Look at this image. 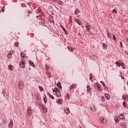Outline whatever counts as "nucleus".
Returning a JSON list of instances; mask_svg holds the SVG:
<instances>
[{
	"label": "nucleus",
	"instance_id": "34",
	"mask_svg": "<svg viewBox=\"0 0 128 128\" xmlns=\"http://www.w3.org/2000/svg\"><path fill=\"white\" fill-rule=\"evenodd\" d=\"M112 38L115 40V42H116V36L114 34H112Z\"/></svg>",
	"mask_w": 128,
	"mask_h": 128
},
{
	"label": "nucleus",
	"instance_id": "19",
	"mask_svg": "<svg viewBox=\"0 0 128 128\" xmlns=\"http://www.w3.org/2000/svg\"><path fill=\"white\" fill-rule=\"evenodd\" d=\"M53 92H56V94L59 90L58 89V88H54L53 89Z\"/></svg>",
	"mask_w": 128,
	"mask_h": 128
},
{
	"label": "nucleus",
	"instance_id": "5",
	"mask_svg": "<svg viewBox=\"0 0 128 128\" xmlns=\"http://www.w3.org/2000/svg\"><path fill=\"white\" fill-rule=\"evenodd\" d=\"M120 126H121L122 128H126V122H120Z\"/></svg>",
	"mask_w": 128,
	"mask_h": 128
},
{
	"label": "nucleus",
	"instance_id": "20",
	"mask_svg": "<svg viewBox=\"0 0 128 128\" xmlns=\"http://www.w3.org/2000/svg\"><path fill=\"white\" fill-rule=\"evenodd\" d=\"M7 56H8V58H12V52H9Z\"/></svg>",
	"mask_w": 128,
	"mask_h": 128
},
{
	"label": "nucleus",
	"instance_id": "62",
	"mask_svg": "<svg viewBox=\"0 0 128 128\" xmlns=\"http://www.w3.org/2000/svg\"><path fill=\"white\" fill-rule=\"evenodd\" d=\"M80 15L78 16H77V18H78V17H80Z\"/></svg>",
	"mask_w": 128,
	"mask_h": 128
},
{
	"label": "nucleus",
	"instance_id": "37",
	"mask_svg": "<svg viewBox=\"0 0 128 128\" xmlns=\"http://www.w3.org/2000/svg\"><path fill=\"white\" fill-rule=\"evenodd\" d=\"M114 12H115V14H118V11H116V9H114L112 10V14L114 13Z\"/></svg>",
	"mask_w": 128,
	"mask_h": 128
},
{
	"label": "nucleus",
	"instance_id": "4",
	"mask_svg": "<svg viewBox=\"0 0 128 128\" xmlns=\"http://www.w3.org/2000/svg\"><path fill=\"white\" fill-rule=\"evenodd\" d=\"M60 26L64 32H65L66 34L68 36V31H66V28H64V26L60 24Z\"/></svg>",
	"mask_w": 128,
	"mask_h": 128
},
{
	"label": "nucleus",
	"instance_id": "33",
	"mask_svg": "<svg viewBox=\"0 0 128 128\" xmlns=\"http://www.w3.org/2000/svg\"><path fill=\"white\" fill-rule=\"evenodd\" d=\"M98 90H102V85H98Z\"/></svg>",
	"mask_w": 128,
	"mask_h": 128
},
{
	"label": "nucleus",
	"instance_id": "7",
	"mask_svg": "<svg viewBox=\"0 0 128 128\" xmlns=\"http://www.w3.org/2000/svg\"><path fill=\"white\" fill-rule=\"evenodd\" d=\"M24 64L25 62H20V68H24L26 67Z\"/></svg>",
	"mask_w": 128,
	"mask_h": 128
},
{
	"label": "nucleus",
	"instance_id": "28",
	"mask_svg": "<svg viewBox=\"0 0 128 128\" xmlns=\"http://www.w3.org/2000/svg\"><path fill=\"white\" fill-rule=\"evenodd\" d=\"M101 100H102V102H106V99L104 98V96H102L101 97Z\"/></svg>",
	"mask_w": 128,
	"mask_h": 128
},
{
	"label": "nucleus",
	"instance_id": "22",
	"mask_svg": "<svg viewBox=\"0 0 128 128\" xmlns=\"http://www.w3.org/2000/svg\"><path fill=\"white\" fill-rule=\"evenodd\" d=\"M6 124V120H4V118H3L2 120V124H3V126H4V124Z\"/></svg>",
	"mask_w": 128,
	"mask_h": 128
},
{
	"label": "nucleus",
	"instance_id": "55",
	"mask_svg": "<svg viewBox=\"0 0 128 128\" xmlns=\"http://www.w3.org/2000/svg\"><path fill=\"white\" fill-rule=\"evenodd\" d=\"M47 94H48V96H52V95H50V94L48 92H47Z\"/></svg>",
	"mask_w": 128,
	"mask_h": 128
},
{
	"label": "nucleus",
	"instance_id": "10",
	"mask_svg": "<svg viewBox=\"0 0 128 128\" xmlns=\"http://www.w3.org/2000/svg\"><path fill=\"white\" fill-rule=\"evenodd\" d=\"M43 98H44V104H46V102L48 101V98H46V94H44Z\"/></svg>",
	"mask_w": 128,
	"mask_h": 128
},
{
	"label": "nucleus",
	"instance_id": "29",
	"mask_svg": "<svg viewBox=\"0 0 128 128\" xmlns=\"http://www.w3.org/2000/svg\"><path fill=\"white\" fill-rule=\"evenodd\" d=\"M38 88L39 90H40V92H42V90H44V88H42V86H39Z\"/></svg>",
	"mask_w": 128,
	"mask_h": 128
},
{
	"label": "nucleus",
	"instance_id": "8",
	"mask_svg": "<svg viewBox=\"0 0 128 128\" xmlns=\"http://www.w3.org/2000/svg\"><path fill=\"white\" fill-rule=\"evenodd\" d=\"M100 120L102 124H106V120L104 117H101Z\"/></svg>",
	"mask_w": 128,
	"mask_h": 128
},
{
	"label": "nucleus",
	"instance_id": "56",
	"mask_svg": "<svg viewBox=\"0 0 128 128\" xmlns=\"http://www.w3.org/2000/svg\"><path fill=\"white\" fill-rule=\"evenodd\" d=\"M122 80H124V77H123L122 76H120Z\"/></svg>",
	"mask_w": 128,
	"mask_h": 128
},
{
	"label": "nucleus",
	"instance_id": "53",
	"mask_svg": "<svg viewBox=\"0 0 128 128\" xmlns=\"http://www.w3.org/2000/svg\"><path fill=\"white\" fill-rule=\"evenodd\" d=\"M78 34L79 36H82V34H80V30H79V32L78 33Z\"/></svg>",
	"mask_w": 128,
	"mask_h": 128
},
{
	"label": "nucleus",
	"instance_id": "16",
	"mask_svg": "<svg viewBox=\"0 0 128 128\" xmlns=\"http://www.w3.org/2000/svg\"><path fill=\"white\" fill-rule=\"evenodd\" d=\"M102 48L104 50H106L108 48V46L106 45V44L103 43Z\"/></svg>",
	"mask_w": 128,
	"mask_h": 128
},
{
	"label": "nucleus",
	"instance_id": "64",
	"mask_svg": "<svg viewBox=\"0 0 128 128\" xmlns=\"http://www.w3.org/2000/svg\"><path fill=\"white\" fill-rule=\"evenodd\" d=\"M82 26V28H84V26Z\"/></svg>",
	"mask_w": 128,
	"mask_h": 128
},
{
	"label": "nucleus",
	"instance_id": "36",
	"mask_svg": "<svg viewBox=\"0 0 128 128\" xmlns=\"http://www.w3.org/2000/svg\"><path fill=\"white\" fill-rule=\"evenodd\" d=\"M19 44H18V42H16L14 44V46H17L18 48Z\"/></svg>",
	"mask_w": 128,
	"mask_h": 128
},
{
	"label": "nucleus",
	"instance_id": "6",
	"mask_svg": "<svg viewBox=\"0 0 128 128\" xmlns=\"http://www.w3.org/2000/svg\"><path fill=\"white\" fill-rule=\"evenodd\" d=\"M64 112H66V114H70V108H68L66 107H65L64 108Z\"/></svg>",
	"mask_w": 128,
	"mask_h": 128
},
{
	"label": "nucleus",
	"instance_id": "31",
	"mask_svg": "<svg viewBox=\"0 0 128 128\" xmlns=\"http://www.w3.org/2000/svg\"><path fill=\"white\" fill-rule=\"evenodd\" d=\"M39 106H40V108H42V110L46 108L42 104H40Z\"/></svg>",
	"mask_w": 128,
	"mask_h": 128
},
{
	"label": "nucleus",
	"instance_id": "52",
	"mask_svg": "<svg viewBox=\"0 0 128 128\" xmlns=\"http://www.w3.org/2000/svg\"><path fill=\"white\" fill-rule=\"evenodd\" d=\"M86 30H87V32H90V28L86 27Z\"/></svg>",
	"mask_w": 128,
	"mask_h": 128
},
{
	"label": "nucleus",
	"instance_id": "15",
	"mask_svg": "<svg viewBox=\"0 0 128 128\" xmlns=\"http://www.w3.org/2000/svg\"><path fill=\"white\" fill-rule=\"evenodd\" d=\"M57 86H58V88H60V90L62 88V84H60V82H58Z\"/></svg>",
	"mask_w": 128,
	"mask_h": 128
},
{
	"label": "nucleus",
	"instance_id": "49",
	"mask_svg": "<svg viewBox=\"0 0 128 128\" xmlns=\"http://www.w3.org/2000/svg\"><path fill=\"white\" fill-rule=\"evenodd\" d=\"M120 42L121 48H122L123 46H122V41H120Z\"/></svg>",
	"mask_w": 128,
	"mask_h": 128
},
{
	"label": "nucleus",
	"instance_id": "50",
	"mask_svg": "<svg viewBox=\"0 0 128 128\" xmlns=\"http://www.w3.org/2000/svg\"><path fill=\"white\" fill-rule=\"evenodd\" d=\"M50 96L52 100H54V96L51 95Z\"/></svg>",
	"mask_w": 128,
	"mask_h": 128
},
{
	"label": "nucleus",
	"instance_id": "41",
	"mask_svg": "<svg viewBox=\"0 0 128 128\" xmlns=\"http://www.w3.org/2000/svg\"><path fill=\"white\" fill-rule=\"evenodd\" d=\"M66 98H67L68 100H70V95L66 94Z\"/></svg>",
	"mask_w": 128,
	"mask_h": 128
},
{
	"label": "nucleus",
	"instance_id": "59",
	"mask_svg": "<svg viewBox=\"0 0 128 128\" xmlns=\"http://www.w3.org/2000/svg\"><path fill=\"white\" fill-rule=\"evenodd\" d=\"M52 2H56V0H52Z\"/></svg>",
	"mask_w": 128,
	"mask_h": 128
},
{
	"label": "nucleus",
	"instance_id": "39",
	"mask_svg": "<svg viewBox=\"0 0 128 128\" xmlns=\"http://www.w3.org/2000/svg\"><path fill=\"white\" fill-rule=\"evenodd\" d=\"M49 22H50L51 24H52H52H54V20H52H52H50V18H49Z\"/></svg>",
	"mask_w": 128,
	"mask_h": 128
},
{
	"label": "nucleus",
	"instance_id": "60",
	"mask_svg": "<svg viewBox=\"0 0 128 128\" xmlns=\"http://www.w3.org/2000/svg\"><path fill=\"white\" fill-rule=\"evenodd\" d=\"M2 12H4V10H2Z\"/></svg>",
	"mask_w": 128,
	"mask_h": 128
},
{
	"label": "nucleus",
	"instance_id": "9",
	"mask_svg": "<svg viewBox=\"0 0 128 128\" xmlns=\"http://www.w3.org/2000/svg\"><path fill=\"white\" fill-rule=\"evenodd\" d=\"M80 14V11L78 9L76 8L74 11V14H76V16H78Z\"/></svg>",
	"mask_w": 128,
	"mask_h": 128
},
{
	"label": "nucleus",
	"instance_id": "35",
	"mask_svg": "<svg viewBox=\"0 0 128 128\" xmlns=\"http://www.w3.org/2000/svg\"><path fill=\"white\" fill-rule=\"evenodd\" d=\"M122 106L124 108H126V102H123Z\"/></svg>",
	"mask_w": 128,
	"mask_h": 128
},
{
	"label": "nucleus",
	"instance_id": "21",
	"mask_svg": "<svg viewBox=\"0 0 128 128\" xmlns=\"http://www.w3.org/2000/svg\"><path fill=\"white\" fill-rule=\"evenodd\" d=\"M67 48L68 49V50H70V52H74V49H72V47L68 46L67 47Z\"/></svg>",
	"mask_w": 128,
	"mask_h": 128
},
{
	"label": "nucleus",
	"instance_id": "11",
	"mask_svg": "<svg viewBox=\"0 0 128 128\" xmlns=\"http://www.w3.org/2000/svg\"><path fill=\"white\" fill-rule=\"evenodd\" d=\"M86 88L88 92H90V90H92V88H90V86L87 85Z\"/></svg>",
	"mask_w": 128,
	"mask_h": 128
},
{
	"label": "nucleus",
	"instance_id": "44",
	"mask_svg": "<svg viewBox=\"0 0 128 128\" xmlns=\"http://www.w3.org/2000/svg\"><path fill=\"white\" fill-rule=\"evenodd\" d=\"M121 66H122V68H124V69L126 68V66L124 64L122 65V64H121Z\"/></svg>",
	"mask_w": 128,
	"mask_h": 128
},
{
	"label": "nucleus",
	"instance_id": "23",
	"mask_svg": "<svg viewBox=\"0 0 128 128\" xmlns=\"http://www.w3.org/2000/svg\"><path fill=\"white\" fill-rule=\"evenodd\" d=\"M114 120L116 124H118L119 122H120V120H118V118H114Z\"/></svg>",
	"mask_w": 128,
	"mask_h": 128
},
{
	"label": "nucleus",
	"instance_id": "58",
	"mask_svg": "<svg viewBox=\"0 0 128 128\" xmlns=\"http://www.w3.org/2000/svg\"><path fill=\"white\" fill-rule=\"evenodd\" d=\"M49 78H52V74H49Z\"/></svg>",
	"mask_w": 128,
	"mask_h": 128
},
{
	"label": "nucleus",
	"instance_id": "2",
	"mask_svg": "<svg viewBox=\"0 0 128 128\" xmlns=\"http://www.w3.org/2000/svg\"><path fill=\"white\" fill-rule=\"evenodd\" d=\"M24 84L22 81L20 82L18 84V88L20 90H22L24 88Z\"/></svg>",
	"mask_w": 128,
	"mask_h": 128
},
{
	"label": "nucleus",
	"instance_id": "30",
	"mask_svg": "<svg viewBox=\"0 0 128 128\" xmlns=\"http://www.w3.org/2000/svg\"><path fill=\"white\" fill-rule=\"evenodd\" d=\"M122 100H126V96L123 95L122 96Z\"/></svg>",
	"mask_w": 128,
	"mask_h": 128
},
{
	"label": "nucleus",
	"instance_id": "54",
	"mask_svg": "<svg viewBox=\"0 0 128 128\" xmlns=\"http://www.w3.org/2000/svg\"><path fill=\"white\" fill-rule=\"evenodd\" d=\"M108 36H110V33H109L108 31L107 32Z\"/></svg>",
	"mask_w": 128,
	"mask_h": 128
},
{
	"label": "nucleus",
	"instance_id": "45",
	"mask_svg": "<svg viewBox=\"0 0 128 128\" xmlns=\"http://www.w3.org/2000/svg\"><path fill=\"white\" fill-rule=\"evenodd\" d=\"M32 12H30V10H28V14H32Z\"/></svg>",
	"mask_w": 128,
	"mask_h": 128
},
{
	"label": "nucleus",
	"instance_id": "38",
	"mask_svg": "<svg viewBox=\"0 0 128 128\" xmlns=\"http://www.w3.org/2000/svg\"><path fill=\"white\" fill-rule=\"evenodd\" d=\"M49 22H50L51 24H52H52H54V20H52H52H50V18H49Z\"/></svg>",
	"mask_w": 128,
	"mask_h": 128
},
{
	"label": "nucleus",
	"instance_id": "27",
	"mask_svg": "<svg viewBox=\"0 0 128 128\" xmlns=\"http://www.w3.org/2000/svg\"><path fill=\"white\" fill-rule=\"evenodd\" d=\"M90 26H92L90 24L87 23L85 26V28H90Z\"/></svg>",
	"mask_w": 128,
	"mask_h": 128
},
{
	"label": "nucleus",
	"instance_id": "48",
	"mask_svg": "<svg viewBox=\"0 0 128 128\" xmlns=\"http://www.w3.org/2000/svg\"><path fill=\"white\" fill-rule=\"evenodd\" d=\"M107 36L108 38H112V36H110V35L107 34Z\"/></svg>",
	"mask_w": 128,
	"mask_h": 128
},
{
	"label": "nucleus",
	"instance_id": "14",
	"mask_svg": "<svg viewBox=\"0 0 128 128\" xmlns=\"http://www.w3.org/2000/svg\"><path fill=\"white\" fill-rule=\"evenodd\" d=\"M74 20H75V22H77V24H79V26H80V25L82 24V22H80V20H78V19L75 18V19H74Z\"/></svg>",
	"mask_w": 128,
	"mask_h": 128
},
{
	"label": "nucleus",
	"instance_id": "43",
	"mask_svg": "<svg viewBox=\"0 0 128 128\" xmlns=\"http://www.w3.org/2000/svg\"><path fill=\"white\" fill-rule=\"evenodd\" d=\"M58 4L62 5L64 2H62L60 1V2H58Z\"/></svg>",
	"mask_w": 128,
	"mask_h": 128
},
{
	"label": "nucleus",
	"instance_id": "3",
	"mask_svg": "<svg viewBox=\"0 0 128 128\" xmlns=\"http://www.w3.org/2000/svg\"><path fill=\"white\" fill-rule=\"evenodd\" d=\"M14 126V121L12 119L10 120V122L8 124V128H12Z\"/></svg>",
	"mask_w": 128,
	"mask_h": 128
},
{
	"label": "nucleus",
	"instance_id": "47",
	"mask_svg": "<svg viewBox=\"0 0 128 128\" xmlns=\"http://www.w3.org/2000/svg\"><path fill=\"white\" fill-rule=\"evenodd\" d=\"M98 86H100V85L98 84H94V86H97V88H98Z\"/></svg>",
	"mask_w": 128,
	"mask_h": 128
},
{
	"label": "nucleus",
	"instance_id": "46",
	"mask_svg": "<svg viewBox=\"0 0 128 128\" xmlns=\"http://www.w3.org/2000/svg\"><path fill=\"white\" fill-rule=\"evenodd\" d=\"M45 68H46V70H48V65H46Z\"/></svg>",
	"mask_w": 128,
	"mask_h": 128
},
{
	"label": "nucleus",
	"instance_id": "25",
	"mask_svg": "<svg viewBox=\"0 0 128 128\" xmlns=\"http://www.w3.org/2000/svg\"><path fill=\"white\" fill-rule=\"evenodd\" d=\"M120 116H122V117L119 118V120H125L126 119V117H124V114H120Z\"/></svg>",
	"mask_w": 128,
	"mask_h": 128
},
{
	"label": "nucleus",
	"instance_id": "26",
	"mask_svg": "<svg viewBox=\"0 0 128 128\" xmlns=\"http://www.w3.org/2000/svg\"><path fill=\"white\" fill-rule=\"evenodd\" d=\"M30 64L32 66H33V68H34V62H31L30 60L29 61Z\"/></svg>",
	"mask_w": 128,
	"mask_h": 128
},
{
	"label": "nucleus",
	"instance_id": "32",
	"mask_svg": "<svg viewBox=\"0 0 128 128\" xmlns=\"http://www.w3.org/2000/svg\"><path fill=\"white\" fill-rule=\"evenodd\" d=\"M20 56L23 58H24V52H21Z\"/></svg>",
	"mask_w": 128,
	"mask_h": 128
},
{
	"label": "nucleus",
	"instance_id": "40",
	"mask_svg": "<svg viewBox=\"0 0 128 128\" xmlns=\"http://www.w3.org/2000/svg\"><path fill=\"white\" fill-rule=\"evenodd\" d=\"M116 64H118V68H120V64L118 61L116 62Z\"/></svg>",
	"mask_w": 128,
	"mask_h": 128
},
{
	"label": "nucleus",
	"instance_id": "51",
	"mask_svg": "<svg viewBox=\"0 0 128 128\" xmlns=\"http://www.w3.org/2000/svg\"><path fill=\"white\" fill-rule=\"evenodd\" d=\"M102 84L104 86H104H106V84H104V82H102Z\"/></svg>",
	"mask_w": 128,
	"mask_h": 128
},
{
	"label": "nucleus",
	"instance_id": "17",
	"mask_svg": "<svg viewBox=\"0 0 128 128\" xmlns=\"http://www.w3.org/2000/svg\"><path fill=\"white\" fill-rule=\"evenodd\" d=\"M105 97L108 100H110V96H109V94H105Z\"/></svg>",
	"mask_w": 128,
	"mask_h": 128
},
{
	"label": "nucleus",
	"instance_id": "13",
	"mask_svg": "<svg viewBox=\"0 0 128 128\" xmlns=\"http://www.w3.org/2000/svg\"><path fill=\"white\" fill-rule=\"evenodd\" d=\"M8 68L10 70H14V66L12 64L8 65Z\"/></svg>",
	"mask_w": 128,
	"mask_h": 128
},
{
	"label": "nucleus",
	"instance_id": "24",
	"mask_svg": "<svg viewBox=\"0 0 128 128\" xmlns=\"http://www.w3.org/2000/svg\"><path fill=\"white\" fill-rule=\"evenodd\" d=\"M74 86H76V84H72L70 87V90H72V88H74Z\"/></svg>",
	"mask_w": 128,
	"mask_h": 128
},
{
	"label": "nucleus",
	"instance_id": "57",
	"mask_svg": "<svg viewBox=\"0 0 128 128\" xmlns=\"http://www.w3.org/2000/svg\"><path fill=\"white\" fill-rule=\"evenodd\" d=\"M125 54H127L128 56V52L126 51L124 52Z\"/></svg>",
	"mask_w": 128,
	"mask_h": 128
},
{
	"label": "nucleus",
	"instance_id": "42",
	"mask_svg": "<svg viewBox=\"0 0 128 128\" xmlns=\"http://www.w3.org/2000/svg\"><path fill=\"white\" fill-rule=\"evenodd\" d=\"M43 110V112H46V110H46V107L44 108V109H42Z\"/></svg>",
	"mask_w": 128,
	"mask_h": 128
},
{
	"label": "nucleus",
	"instance_id": "63",
	"mask_svg": "<svg viewBox=\"0 0 128 128\" xmlns=\"http://www.w3.org/2000/svg\"><path fill=\"white\" fill-rule=\"evenodd\" d=\"M43 22H44L43 24H44V20Z\"/></svg>",
	"mask_w": 128,
	"mask_h": 128
},
{
	"label": "nucleus",
	"instance_id": "1",
	"mask_svg": "<svg viewBox=\"0 0 128 128\" xmlns=\"http://www.w3.org/2000/svg\"><path fill=\"white\" fill-rule=\"evenodd\" d=\"M26 114L28 116H32V107L28 106L27 108V111H26Z\"/></svg>",
	"mask_w": 128,
	"mask_h": 128
},
{
	"label": "nucleus",
	"instance_id": "18",
	"mask_svg": "<svg viewBox=\"0 0 128 128\" xmlns=\"http://www.w3.org/2000/svg\"><path fill=\"white\" fill-rule=\"evenodd\" d=\"M56 102L58 104H62V101L61 99L58 100Z\"/></svg>",
	"mask_w": 128,
	"mask_h": 128
},
{
	"label": "nucleus",
	"instance_id": "61",
	"mask_svg": "<svg viewBox=\"0 0 128 128\" xmlns=\"http://www.w3.org/2000/svg\"><path fill=\"white\" fill-rule=\"evenodd\" d=\"M100 82H101V84H102V82H104V81H100Z\"/></svg>",
	"mask_w": 128,
	"mask_h": 128
},
{
	"label": "nucleus",
	"instance_id": "12",
	"mask_svg": "<svg viewBox=\"0 0 128 128\" xmlns=\"http://www.w3.org/2000/svg\"><path fill=\"white\" fill-rule=\"evenodd\" d=\"M56 96L57 98H60L61 96V93L60 90L56 93Z\"/></svg>",
	"mask_w": 128,
	"mask_h": 128
}]
</instances>
